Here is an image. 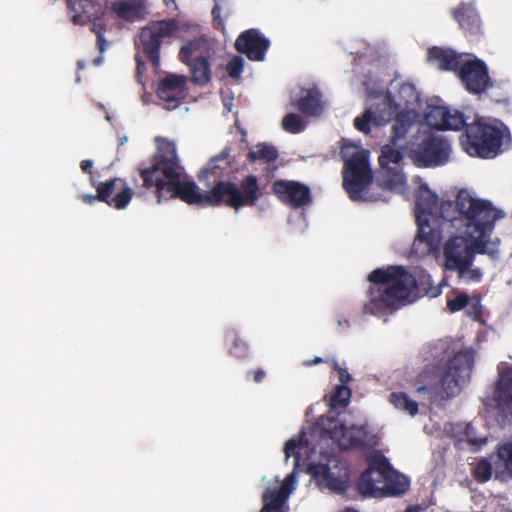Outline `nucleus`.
<instances>
[{
  "label": "nucleus",
  "mask_w": 512,
  "mask_h": 512,
  "mask_svg": "<svg viewBox=\"0 0 512 512\" xmlns=\"http://www.w3.org/2000/svg\"><path fill=\"white\" fill-rule=\"evenodd\" d=\"M137 171L142 181L140 187L151 191L159 204L163 200L179 198L189 205L218 206V197L213 196L215 184L210 191L201 192L195 182L181 180L183 167L172 141L158 139L151 165L140 164Z\"/></svg>",
  "instance_id": "f257e3e1"
},
{
  "label": "nucleus",
  "mask_w": 512,
  "mask_h": 512,
  "mask_svg": "<svg viewBox=\"0 0 512 512\" xmlns=\"http://www.w3.org/2000/svg\"><path fill=\"white\" fill-rule=\"evenodd\" d=\"M439 213L454 228L475 239L479 254L492 257L498 254L499 240L490 242L486 238L494 229L495 222L504 214L490 201L474 198L466 189H461L455 203L450 200L441 202Z\"/></svg>",
  "instance_id": "f03ea898"
},
{
  "label": "nucleus",
  "mask_w": 512,
  "mask_h": 512,
  "mask_svg": "<svg viewBox=\"0 0 512 512\" xmlns=\"http://www.w3.org/2000/svg\"><path fill=\"white\" fill-rule=\"evenodd\" d=\"M368 280L372 285L363 312L371 315H382L397 308L417 288L415 277L402 266L377 268L368 275Z\"/></svg>",
  "instance_id": "7ed1b4c3"
},
{
  "label": "nucleus",
  "mask_w": 512,
  "mask_h": 512,
  "mask_svg": "<svg viewBox=\"0 0 512 512\" xmlns=\"http://www.w3.org/2000/svg\"><path fill=\"white\" fill-rule=\"evenodd\" d=\"M473 365L474 352L470 349L461 350L449 359L441 375L438 366H427L415 378L413 386L418 394L427 395L430 402L438 397H454L469 382Z\"/></svg>",
  "instance_id": "20e7f679"
},
{
  "label": "nucleus",
  "mask_w": 512,
  "mask_h": 512,
  "mask_svg": "<svg viewBox=\"0 0 512 512\" xmlns=\"http://www.w3.org/2000/svg\"><path fill=\"white\" fill-rule=\"evenodd\" d=\"M463 149L473 157L491 159L512 144L509 128L499 120L479 118L466 126L461 136Z\"/></svg>",
  "instance_id": "39448f33"
},
{
  "label": "nucleus",
  "mask_w": 512,
  "mask_h": 512,
  "mask_svg": "<svg viewBox=\"0 0 512 512\" xmlns=\"http://www.w3.org/2000/svg\"><path fill=\"white\" fill-rule=\"evenodd\" d=\"M373 180L366 151H358L345 161L343 187L352 201L385 200L383 193H375Z\"/></svg>",
  "instance_id": "423d86ee"
},
{
  "label": "nucleus",
  "mask_w": 512,
  "mask_h": 512,
  "mask_svg": "<svg viewBox=\"0 0 512 512\" xmlns=\"http://www.w3.org/2000/svg\"><path fill=\"white\" fill-rule=\"evenodd\" d=\"M180 30V21L175 18L151 21L141 28L135 42L136 48L157 68L160 64L161 46L176 38Z\"/></svg>",
  "instance_id": "0eeeda50"
},
{
  "label": "nucleus",
  "mask_w": 512,
  "mask_h": 512,
  "mask_svg": "<svg viewBox=\"0 0 512 512\" xmlns=\"http://www.w3.org/2000/svg\"><path fill=\"white\" fill-rule=\"evenodd\" d=\"M216 55L213 42L205 35L187 41L179 51V59L191 73V81L199 86L211 80V63Z\"/></svg>",
  "instance_id": "6e6552de"
},
{
  "label": "nucleus",
  "mask_w": 512,
  "mask_h": 512,
  "mask_svg": "<svg viewBox=\"0 0 512 512\" xmlns=\"http://www.w3.org/2000/svg\"><path fill=\"white\" fill-rule=\"evenodd\" d=\"M213 196L218 197V206L224 204L237 211L243 207L256 206L263 196V191L257 176L248 174L242 177L239 183L218 181Z\"/></svg>",
  "instance_id": "1a4fd4ad"
},
{
  "label": "nucleus",
  "mask_w": 512,
  "mask_h": 512,
  "mask_svg": "<svg viewBox=\"0 0 512 512\" xmlns=\"http://www.w3.org/2000/svg\"><path fill=\"white\" fill-rule=\"evenodd\" d=\"M67 7L73 13L71 21L75 25L91 23V31L96 35L97 48L103 53L108 42L104 37L107 24L104 16L107 11V0H67Z\"/></svg>",
  "instance_id": "9d476101"
},
{
  "label": "nucleus",
  "mask_w": 512,
  "mask_h": 512,
  "mask_svg": "<svg viewBox=\"0 0 512 512\" xmlns=\"http://www.w3.org/2000/svg\"><path fill=\"white\" fill-rule=\"evenodd\" d=\"M451 146L442 137L429 135L411 152L415 165L421 168L437 167L448 162Z\"/></svg>",
  "instance_id": "9b49d317"
},
{
  "label": "nucleus",
  "mask_w": 512,
  "mask_h": 512,
  "mask_svg": "<svg viewBox=\"0 0 512 512\" xmlns=\"http://www.w3.org/2000/svg\"><path fill=\"white\" fill-rule=\"evenodd\" d=\"M475 253H479L473 237L454 236L446 241L443 247L444 265L446 270L463 271L472 266Z\"/></svg>",
  "instance_id": "f8f14e48"
},
{
  "label": "nucleus",
  "mask_w": 512,
  "mask_h": 512,
  "mask_svg": "<svg viewBox=\"0 0 512 512\" xmlns=\"http://www.w3.org/2000/svg\"><path fill=\"white\" fill-rule=\"evenodd\" d=\"M394 471L384 455H376L370 461L369 468L360 475L357 481V489L365 496H375L381 490L376 484L389 477Z\"/></svg>",
  "instance_id": "ddd939ff"
},
{
  "label": "nucleus",
  "mask_w": 512,
  "mask_h": 512,
  "mask_svg": "<svg viewBox=\"0 0 512 512\" xmlns=\"http://www.w3.org/2000/svg\"><path fill=\"white\" fill-rule=\"evenodd\" d=\"M457 76L464 88L471 94H481L492 85L488 68L480 59L464 62Z\"/></svg>",
  "instance_id": "4468645a"
},
{
  "label": "nucleus",
  "mask_w": 512,
  "mask_h": 512,
  "mask_svg": "<svg viewBox=\"0 0 512 512\" xmlns=\"http://www.w3.org/2000/svg\"><path fill=\"white\" fill-rule=\"evenodd\" d=\"M97 192L98 201L118 210L126 208L134 194L125 180L117 177L101 182L97 186Z\"/></svg>",
  "instance_id": "2eb2a0df"
},
{
  "label": "nucleus",
  "mask_w": 512,
  "mask_h": 512,
  "mask_svg": "<svg viewBox=\"0 0 512 512\" xmlns=\"http://www.w3.org/2000/svg\"><path fill=\"white\" fill-rule=\"evenodd\" d=\"M270 47V40L258 29L243 31L235 41V49L251 61H263Z\"/></svg>",
  "instance_id": "dca6fc26"
},
{
  "label": "nucleus",
  "mask_w": 512,
  "mask_h": 512,
  "mask_svg": "<svg viewBox=\"0 0 512 512\" xmlns=\"http://www.w3.org/2000/svg\"><path fill=\"white\" fill-rule=\"evenodd\" d=\"M274 194L286 204L299 208L312 202L310 188L292 180H277L272 186Z\"/></svg>",
  "instance_id": "f3484780"
},
{
  "label": "nucleus",
  "mask_w": 512,
  "mask_h": 512,
  "mask_svg": "<svg viewBox=\"0 0 512 512\" xmlns=\"http://www.w3.org/2000/svg\"><path fill=\"white\" fill-rule=\"evenodd\" d=\"M427 122L437 130L466 129L468 125L462 112L444 106H435L426 114Z\"/></svg>",
  "instance_id": "a211bd4d"
},
{
  "label": "nucleus",
  "mask_w": 512,
  "mask_h": 512,
  "mask_svg": "<svg viewBox=\"0 0 512 512\" xmlns=\"http://www.w3.org/2000/svg\"><path fill=\"white\" fill-rule=\"evenodd\" d=\"M417 219V234L412 244V249L415 253L420 255L430 254L439 247L441 241V231L437 228H432L427 218L421 215L416 216Z\"/></svg>",
  "instance_id": "6ab92c4d"
},
{
  "label": "nucleus",
  "mask_w": 512,
  "mask_h": 512,
  "mask_svg": "<svg viewBox=\"0 0 512 512\" xmlns=\"http://www.w3.org/2000/svg\"><path fill=\"white\" fill-rule=\"evenodd\" d=\"M232 173V161L230 159V148L225 147L218 155L212 157L206 166L198 173V179H213L214 184Z\"/></svg>",
  "instance_id": "aec40b11"
},
{
  "label": "nucleus",
  "mask_w": 512,
  "mask_h": 512,
  "mask_svg": "<svg viewBox=\"0 0 512 512\" xmlns=\"http://www.w3.org/2000/svg\"><path fill=\"white\" fill-rule=\"evenodd\" d=\"M186 81L184 75H167L159 83L157 96L173 107H177L185 97Z\"/></svg>",
  "instance_id": "412c9836"
},
{
  "label": "nucleus",
  "mask_w": 512,
  "mask_h": 512,
  "mask_svg": "<svg viewBox=\"0 0 512 512\" xmlns=\"http://www.w3.org/2000/svg\"><path fill=\"white\" fill-rule=\"evenodd\" d=\"M497 406L512 410V365L501 362L498 365V379L494 390Z\"/></svg>",
  "instance_id": "4be33fe9"
},
{
  "label": "nucleus",
  "mask_w": 512,
  "mask_h": 512,
  "mask_svg": "<svg viewBox=\"0 0 512 512\" xmlns=\"http://www.w3.org/2000/svg\"><path fill=\"white\" fill-rule=\"evenodd\" d=\"M375 193H383L387 201V193L401 189L405 185L404 174L395 168H381L373 180Z\"/></svg>",
  "instance_id": "5701e85b"
},
{
  "label": "nucleus",
  "mask_w": 512,
  "mask_h": 512,
  "mask_svg": "<svg viewBox=\"0 0 512 512\" xmlns=\"http://www.w3.org/2000/svg\"><path fill=\"white\" fill-rule=\"evenodd\" d=\"M110 9L118 19L126 22L143 20L147 14L144 0H114Z\"/></svg>",
  "instance_id": "b1692460"
},
{
  "label": "nucleus",
  "mask_w": 512,
  "mask_h": 512,
  "mask_svg": "<svg viewBox=\"0 0 512 512\" xmlns=\"http://www.w3.org/2000/svg\"><path fill=\"white\" fill-rule=\"evenodd\" d=\"M454 19L469 37L481 34V20L476 9L470 4H460L453 10Z\"/></svg>",
  "instance_id": "393cba45"
},
{
  "label": "nucleus",
  "mask_w": 512,
  "mask_h": 512,
  "mask_svg": "<svg viewBox=\"0 0 512 512\" xmlns=\"http://www.w3.org/2000/svg\"><path fill=\"white\" fill-rule=\"evenodd\" d=\"M293 479V474H290L286 477L283 485L279 489H267L263 493V507L261 512H282L281 508L290 493L288 483L293 481Z\"/></svg>",
  "instance_id": "a878e982"
},
{
  "label": "nucleus",
  "mask_w": 512,
  "mask_h": 512,
  "mask_svg": "<svg viewBox=\"0 0 512 512\" xmlns=\"http://www.w3.org/2000/svg\"><path fill=\"white\" fill-rule=\"evenodd\" d=\"M279 157L277 148L271 144L260 143L249 151L247 159L249 162L262 161L266 164V176H273L277 170L276 160Z\"/></svg>",
  "instance_id": "bb28decb"
},
{
  "label": "nucleus",
  "mask_w": 512,
  "mask_h": 512,
  "mask_svg": "<svg viewBox=\"0 0 512 512\" xmlns=\"http://www.w3.org/2000/svg\"><path fill=\"white\" fill-rule=\"evenodd\" d=\"M428 57L431 60L437 61L439 69L457 72V74L464 63L462 61V54H458L452 49L432 47L428 50Z\"/></svg>",
  "instance_id": "cd10ccee"
},
{
  "label": "nucleus",
  "mask_w": 512,
  "mask_h": 512,
  "mask_svg": "<svg viewBox=\"0 0 512 512\" xmlns=\"http://www.w3.org/2000/svg\"><path fill=\"white\" fill-rule=\"evenodd\" d=\"M399 105L395 102L394 97L390 92H387L381 101L370 106L368 109L372 111L375 118V126H384L390 122L395 115Z\"/></svg>",
  "instance_id": "c85d7f7f"
},
{
  "label": "nucleus",
  "mask_w": 512,
  "mask_h": 512,
  "mask_svg": "<svg viewBox=\"0 0 512 512\" xmlns=\"http://www.w3.org/2000/svg\"><path fill=\"white\" fill-rule=\"evenodd\" d=\"M296 108L306 116H317L323 111L321 93L318 89H308L295 103Z\"/></svg>",
  "instance_id": "c756f323"
},
{
  "label": "nucleus",
  "mask_w": 512,
  "mask_h": 512,
  "mask_svg": "<svg viewBox=\"0 0 512 512\" xmlns=\"http://www.w3.org/2000/svg\"><path fill=\"white\" fill-rule=\"evenodd\" d=\"M414 123V116L411 110H402L394 117V123L391 129L390 142L396 145L398 141L404 139Z\"/></svg>",
  "instance_id": "7c9ffc66"
},
{
  "label": "nucleus",
  "mask_w": 512,
  "mask_h": 512,
  "mask_svg": "<svg viewBox=\"0 0 512 512\" xmlns=\"http://www.w3.org/2000/svg\"><path fill=\"white\" fill-rule=\"evenodd\" d=\"M366 438L367 433L363 427L344 426L338 445L342 450L358 449L365 446Z\"/></svg>",
  "instance_id": "2f4dec72"
},
{
  "label": "nucleus",
  "mask_w": 512,
  "mask_h": 512,
  "mask_svg": "<svg viewBox=\"0 0 512 512\" xmlns=\"http://www.w3.org/2000/svg\"><path fill=\"white\" fill-rule=\"evenodd\" d=\"M494 466L497 477L504 474L512 477V441L502 442L496 446Z\"/></svg>",
  "instance_id": "473e14b6"
},
{
  "label": "nucleus",
  "mask_w": 512,
  "mask_h": 512,
  "mask_svg": "<svg viewBox=\"0 0 512 512\" xmlns=\"http://www.w3.org/2000/svg\"><path fill=\"white\" fill-rule=\"evenodd\" d=\"M437 205V195L427 186L422 184L415 195V208L417 215H430Z\"/></svg>",
  "instance_id": "72a5a7b5"
},
{
  "label": "nucleus",
  "mask_w": 512,
  "mask_h": 512,
  "mask_svg": "<svg viewBox=\"0 0 512 512\" xmlns=\"http://www.w3.org/2000/svg\"><path fill=\"white\" fill-rule=\"evenodd\" d=\"M317 428L323 438L339 442L344 425L337 418L321 416L317 421Z\"/></svg>",
  "instance_id": "f704fd0d"
},
{
  "label": "nucleus",
  "mask_w": 512,
  "mask_h": 512,
  "mask_svg": "<svg viewBox=\"0 0 512 512\" xmlns=\"http://www.w3.org/2000/svg\"><path fill=\"white\" fill-rule=\"evenodd\" d=\"M382 482L385 483L383 487L384 494L388 496H400L409 489L408 478L398 474L396 471Z\"/></svg>",
  "instance_id": "c9c22d12"
},
{
  "label": "nucleus",
  "mask_w": 512,
  "mask_h": 512,
  "mask_svg": "<svg viewBox=\"0 0 512 512\" xmlns=\"http://www.w3.org/2000/svg\"><path fill=\"white\" fill-rule=\"evenodd\" d=\"M389 401L396 409L401 410L410 416L418 414V403L412 400L405 392H392L389 396Z\"/></svg>",
  "instance_id": "e433bc0d"
},
{
  "label": "nucleus",
  "mask_w": 512,
  "mask_h": 512,
  "mask_svg": "<svg viewBox=\"0 0 512 512\" xmlns=\"http://www.w3.org/2000/svg\"><path fill=\"white\" fill-rule=\"evenodd\" d=\"M398 97L401 102L398 105H404L408 109L416 106L420 102V95L415 85L409 82H405L400 85Z\"/></svg>",
  "instance_id": "4c0bfd02"
},
{
  "label": "nucleus",
  "mask_w": 512,
  "mask_h": 512,
  "mask_svg": "<svg viewBox=\"0 0 512 512\" xmlns=\"http://www.w3.org/2000/svg\"><path fill=\"white\" fill-rule=\"evenodd\" d=\"M403 159V154L399 149L392 145H384L381 148V154L378 158L381 168H391L390 164H399Z\"/></svg>",
  "instance_id": "58836bf2"
},
{
  "label": "nucleus",
  "mask_w": 512,
  "mask_h": 512,
  "mask_svg": "<svg viewBox=\"0 0 512 512\" xmlns=\"http://www.w3.org/2000/svg\"><path fill=\"white\" fill-rule=\"evenodd\" d=\"M351 397V390L346 385H337L329 397L331 408H344L348 405Z\"/></svg>",
  "instance_id": "ea45409f"
},
{
  "label": "nucleus",
  "mask_w": 512,
  "mask_h": 512,
  "mask_svg": "<svg viewBox=\"0 0 512 512\" xmlns=\"http://www.w3.org/2000/svg\"><path fill=\"white\" fill-rule=\"evenodd\" d=\"M227 338L232 341L229 353L239 359H243L248 355V345L238 337L237 333L232 331L227 334Z\"/></svg>",
  "instance_id": "a19ab883"
},
{
  "label": "nucleus",
  "mask_w": 512,
  "mask_h": 512,
  "mask_svg": "<svg viewBox=\"0 0 512 512\" xmlns=\"http://www.w3.org/2000/svg\"><path fill=\"white\" fill-rule=\"evenodd\" d=\"M304 127L305 124L302 118L295 113L287 114L282 120L283 130L291 134H297L301 132L304 129Z\"/></svg>",
  "instance_id": "79ce46f5"
},
{
  "label": "nucleus",
  "mask_w": 512,
  "mask_h": 512,
  "mask_svg": "<svg viewBox=\"0 0 512 512\" xmlns=\"http://www.w3.org/2000/svg\"><path fill=\"white\" fill-rule=\"evenodd\" d=\"M463 431V437L460 438L462 441H466L469 445L474 447V451L479 450L487 442V438H477L474 436V428L471 424L459 425Z\"/></svg>",
  "instance_id": "37998d69"
},
{
  "label": "nucleus",
  "mask_w": 512,
  "mask_h": 512,
  "mask_svg": "<svg viewBox=\"0 0 512 512\" xmlns=\"http://www.w3.org/2000/svg\"><path fill=\"white\" fill-rule=\"evenodd\" d=\"M473 476L478 482H487L492 477V464L485 458L479 460L473 469Z\"/></svg>",
  "instance_id": "c03bdc74"
},
{
  "label": "nucleus",
  "mask_w": 512,
  "mask_h": 512,
  "mask_svg": "<svg viewBox=\"0 0 512 512\" xmlns=\"http://www.w3.org/2000/svg\"><path fill=\"white\" fill-rule=\"evenodd\" d=\"M371 124L375 126V118L369 109H366L361 116L354 119L355 128L366 135L371 132Z\"/></svg>",
  "instance_id": "a18cd8bd"
},
{
  "label": "nucleus",
  "mask_w": 512,
  "mask_h": 512,
  "mask_svg": "<svg viewBox=\"0 0 512 512\" xmlns=\"http://www.w3.org/2000/svg\"><path fill=\"white\" fill-rule=\"evenodd\" d=\"M458 274L459 281H462L466 284L469 283H478L482 280V271L479 268H471V266H467L463 271L455 270Z\"/></svg>",
  "instance_id": "49530a36"
},
{
  "label": "nucleus",
  "mask_w": 512,
  "mask_h": 512,
  "mask_svg": "<svg viewBox=\"0 0 512 512\" xmlns=\"http://www.w3.org/2000/svg\"><path fill=\"white\" fill-rule=\"evenodd\" d=\"M469 303V296L465 292L457 293L452 299H447V307L450 312H458Z\"/></svg>",
  "instance_id": "de8ad7c7"
},
{
  "label": "nucleus",
  "mask_w": 512,
  "mask_h": 512,
  "mask_svg": "<svg viewBox=\"0 0 512 512\" xmlns=\"http://www.w3.org/2000/svg\"><path fill=\"white\" fill-rule=\"evenodd\" d=\"M244 60L240 56H234L226 65L229 77L237 79L243 72Z\"/></svg>",
  "instance_id": "09e8293b"
},
{
  "label": "nucleus",
  "mask_w": 512,
  "mask_h": 512,
  "mask_svg": "<svg viewBox=\"0 0 512 512\" xmlns=\"http://www.w3.org/2000/svg\"><path fill=\"white\" fill-rule=\"evenodd\" d=\"M311 472L314 477L319 478L328 484L332 483L334 479L328 464H318L311 467Z\"/></svg>",
  "instance_id": "8fccbe9b"
},
{
  "label": "nucleus",
  "mask_w": 512,
  "mask_h": 512,
  "mask_svg": "<svg viewBox=\"0 0 512 512\" xmlns=\"http://www.w3.org/2000/svg\"><path fill=\"white\" fill-rule=\"evenodd\" d=\"M332 367L334 370L338 373L339 381L341 382V385H346L351 381V375L348 373V371L342 367L339 366L337 361H334L332 364Z\"/></svg>",
  "instance_id": "3c124183"
},
{
  "label": "nucleus",
  "mask_w": 512,
  "mask_h": 512,
  "mask_svg": "<svg viewBox=\"0 0 512 512\" xmlns=\"http://www.w3.org/2000/svg\"><path fill=\"white\" fill-rule=\"evenodd\" d=\"M247 376H252V379L255 383H261L264 380L266 373L263 369L259 368L253 371H249Z\"/></svg>",
  "instance_id": "603ef678"
},
{
  "label": "nucleus",
  "mask_w": 512,
  "mask_h": 512,
  "mask_svg": "<svg viewBox=\"0 0 512 512\" xmlns=\"http://www.w3.org/2000/svg\"><path fill=\"white\" fill-rule=\"evenodd\" d=\"M298 447H299V444L295 439H289L285 443V447H284L286 457H289L291 455V453H295V450Z\"/></svg>",
  "instance_id": "864d4df0"
},
{
  "label": "nucleus",
  "mask_w": 512,
  "mask_h": 512,
  "mask_svg": "<svg viewBox=\"0 0 512 512\" xmlns=\"http://www.w3.org/2000/svg\"><path fill=\"white\" fill-rule=\"evenodd\" d=\"M93 162L91 160H82L80 163L81 170L86 174L92 173Z\"/></svg>",
  "instance_id": "5fc2aeb1"
},
{
  "label": "nucleus",
  "mask_w": 512,
  "mask_h": 512,
  "mask_svg": "<svg viewBox=\"0 0 512 512\" xmlns=\"http://www.w3.org/2000/svg\"><path fill=\"white\" fill-rule=\"evenodd\" d=\"M137 76H140L145 71V63L139 55L135 56Z\"/></svg>",
  "instance_id": "6e6d98bb"
},
{
  "label": "nucleus",
  "mask_w": 512,
  "mask_h": 512,
  "mask_svg": "<svg viewBox=\"0 0 512 512\" xmlns=\"http://www.w3.org/2000/svg\"><path fill=\"white\" fill-rule=\"evenodd\" d=\"M81 199L87 204H93L96 200H98V193L96 195H83Z\"/></svg>",
  "instance_id": "4d7b16f0"
},
{
  "label": "nucleus",
  "mask_w": 512,
  "mask_h": 512,
  "mask_svg": "<svg viewBox=\"0 0 512 512\" xmlns=\"http://www.w3.org/2000/svg\"><path fill=\"white\" fill-rule=\"evenodd\" d=\"M213 27L216 29V30H224L225 29V25H224V22L221 18V16L216 19V20H213Z\"/></svg>",
  "instance_id": "13d9d810"
},
{
  "label": "nucleus",
  "mask_w": 512,
  "mask_h": 512,
  "mask_svg": "<svg viewBox=\"0 0 512 512\" xmlns=\"http://www.w3.org/2000/svg\"><path fill=\"white\" fill-rule=\"evenodd\" d=\"M211 15L213 20H216L221 16V9L218 4H215L214 7L212 8Z\"/></svg>",
  "instance_id": "bf43d9fd"
},
{
  "label": "nucleus",
  "mask_w": 512,
  "mask_h": 512,
  "mask_svg": "<svg viewBox=\"0 0 512 512\" xmlns=\"http://www.w3.org/2000/svg\"><path fill=\"white\" fill-rule=\"evenodd\" d=\"M338 325L339 326H345V327H349V321L347 319H344V320H338Z\"/></svg>",
  "instance_id": "052dcab7"
},
{
  "label": "nucleus",
  "mask_w": 512,
  "mask_h": 512,
  "mask_svg": "<svg viewBox=\"0 0 512 512\" xmlns=\"http://www.w3.org/2000/svg\"><path fill=\"white\" fill-rule=\"evenodd\" d=\"M321 362H323V359H322V358H320V357H316L315 359H313V360L311 361V363H310V364H319V363H321Z\"/></svg>",
  "instance_id": "680f3d73"
},
{
  "label": "nucleus",
  "mask_w": 512,
  "mask_h": 512,
  "mask_svg": "<svg viewBox=\"0 0 512 512\" xmlns=\"http://www.w3.org/2000/svg\"><path fill=\"white\" fill-rule=\"evenodd\" d=\"M101 62H102V57H97V58L94 60V64H95V65H99Z\"/></svg>",
  "instance_id": "e2e57ef3"
},
{
  "label": "nucleus",
  "mask_w": 512,
  "mask_h": 512,
  "mask_svg": "<svg viewBox=\"0 0 512 512\" xmlns=\"http://www.w3.org/2000/svg\"><path fill=\"white\" fill-rule=\"evenodd\" d=\"M125 140H127V137H124V138L121 140V144L125 143Z\"/></svg>",
  "instance_id": "0e129e2a"
},
{
  "label": "nucleus",
  "mask_w": 512,
  "mask_h": 512,
  "mask_svg": "<svg viewBox=\"0 0 512 512\" xmlns=\"http://www.w3.org/2000/svg\"><path fill=\"white\" fill-rule=\"evenodd\" d=\"M125 140H127V137H124V138L121 140V144L125 143Z\"/></svg>",
  "instance_id": "69168bd1"
}]
</instances>
